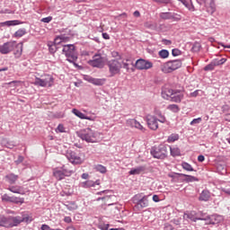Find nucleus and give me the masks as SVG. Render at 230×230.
<instances>
[{
  "label": "nucleus",
  "instance_id": "1a4fd4ad",
  "mask_svg": "<svg viewBox=\"0 0 230 230\" xmlns=\"http://www.w3.org/2000/svg\"><path fill=\"white\" fill-rule=\"evenodd\" d=\"M135 67L139 71H143L146 69H152V67H154V64L145 59H138L136 61Z\"/></svg>",
  "mask_w": 230,
  "mask_h": 230
},
{
  "label": "nucleus",
  "instance_id": "f8f14e48",
  "mask_svg": "<svg viewBox=\"0 0 230 230\" xmlns=\"http://www.w3.org/2000/svg\"><path fill=\"white\" fill-rule=\"evenodd\" d=\"M222 220H223L222 217L218 215L208 216L206 218L201 219L202 222H205L206 226H209L211 224L212 225L220 224Z\"/></svg>",
  "mask_w": 230,
  "mask_h": 230
},
{
  "label": "nucleus",
  "instance_id": "7ed1b4c3",
  "mask_svg": "<svg viewBox=\"0 0 230 230\" xmlns=\"http://www.w3.org/2000/svg\"><path fill=\"white\" fill-rule=\"evenodd\" d=\"M32 84L37 87H53L55 85V77L49 74H44L40 77H35Z\"/></svg>",
  "mask_w": 230,
  "mask_h": 230
},
{
  "label": "nucleus",
  "instance_id": "6e6552de",
  "mask_svg": "<svg viewBox=\"0 0 230 230\" xmlns=\"http://www.w3.org/2000/svg\"><path fill=\"white\" fill-rule=\"evenodd\" d=\"M89 66H92V67H99L102 68L103 66H105V58L102 57L100 54H96L93 57L92 60L88 61Z\"/></svg>",
  "mask_w": 230,
  "mask_h": 230
},
{
  "label": "nucleus",
  "instance_id": "423d86ee",
  "mask_svg": "<svg viewBox=\"0 0 230 230\" xmlns=\"http://www.w3.org/2000/svg\"><path fill=\"white\" fill-rule=\"evenodd\" d=\"M63 55L66 57V60L70 63L76 62L78 57L76 56V49L75 45H64L62 49Z\"/></svg>",
  "mask_w": 230,
  "mask_h": 230
},
{
  "label": "nucleus",
  "instance_id": "13d9d810",
  "mask_svg": "<svg viewBox=\"0 0 230 230\" xmlns=\"http://www.w3.org/2000/svg\"><path fill=\"white\" fill-rule=\"evenodd\" d=\"M100 227L102 230H111L109 229V224L100 225Z\"/></svg>",
  "mask_w": 230,
  "mask_h": 230
},
{
  "label": "nucleus",
  "instance_id": "bf43d9fd",
  "mask_svg": "<svg viewBox=\"0 0 230 230\" xmlns=\"http://www.w3.org/2000/svg\"><path fill=\"white\" fill-rule=\"evenodd\" d=\"M212 64L214 65V67H217V66H221L219 59H214V60L212 61Z\"/></svg>",
  "mask_w": 230,
  "mask_h": 230
},
{
  "label": "nucleus",
  "instance_id": "a18cd8bd",
  "mask_svg": "<svg viewBox=\"0 0 230 230\" xmlns=\"http://www.w3.org/2000/svg\"><path fill=\"white\" fill-rule=\"evenodd\" d=\"M61 170L63 171L65 177H70V175H73V173H75V171L67 170L64 166Z\"/></svg>",
  "mask_w": 230,
  "mask_h": 230
},
{
  "label": "nucleus",
  "instance_id": "5701e85b",
  "mask_svg": "<svg viewBox=\"0 0 230 230\" xmlns=\"http://www.w3.org/2000/svg\"><path fill=\"white\" fill-rule=\"evenodd\" d=\"M5 181L9 184H15V182H17V181H19V175H16L14 173H9L5 176Z\"/></svg>",
  "mask_w": 230,
  "mask_h": 230
},
{
  "label": "nucleus",
  "instance_id": "20e7f679",
  "mask_svg": "<svg viewBox=\"0 0 230 230\" xmlns=\"http://www.w3.org/2000/svg\"><path fill=\"white\" fill-rule=\"evenodd\" d=\"M180 67H182V61L181 59H175L162 64L160 69L162 73L168 74L177 71Z\"/></svg>",
  "mask_w": 230,
  "mask_h": 230
},
{
  "label": "nucleus",
  "instance_id": "6e6d98bb",
  "mask_svg": "<svg viewBox=\"0 0 230 230\" xmlns=\"http://www.w3.org/2000/svg\"><path fill=\"white\" fill-rule=\"evenodd\" d=\"M106 206H114V204H116V199H110L108 201H105L104 203Z\"/></svg>",
  "mask_w": 230,
  "mask_h": 230
},
{
  "label": "nucleus",
  "instance_id": "a878e982",
  "mask_svg": "<svg viewBox=\"0 0 230 230\" xmlns=\"http://www.w3.org/2000/svg\"><path fill=\"white\" fill-rule=\"evenodd\" d=\"M138 209H143V208H148V199L144 196L140 200H138L137 206Z\"/></svg>",
  "mask_w": 230,
  "mask_h": 230
},
{
  "label": "nucleus",
  "instance_id": "37998d69",
  "mask_svg": "<svg viewBox=\"0 0 230 230\" xmlns=\"http://www.w3.org/2000/svg\"><path fill=\"white\" fill-rule=\"evenodd\" d=\"M169 56H170V52H168V50L166 49H163L159 51V57H161V58H168Z\"/></svg>",
  "mask_w": 230,
  "mask_h": 230
},
{
  "label": "nucleus",
  "instance_id": "de8ad7c7",
  "mask_svg": "<svg viewBox=\"0 0 230 230\" xmlns=\"http://www.w3.org/2000/svg\"><path fill=\"white\" fill-rule=\"evenodd\" d=\"M49 51L52 54L57 53V44H55V41L54 44L49 45Z\"/></svg>",
  "mask_w": 230,
  "mask_h": 230
},
{
  "label": "nucleus",
  "instance_id": "c03bdc74",
  "mask_svg": "<svg viewBox=\"0 0 230 230\" xmlns=\"http://www.w3.org/2000/svg\"><path fill=\"white\" fill-rule=\"evenodd\" d=\"M22 84V82L21 81H12L9 83H4V85H13V87H17L19 85H21Z\"/></svg>",
  "mask_w": 230,
  "mask_h": 230
},
{
  "label": "nucleus",
  "instance_id": "393cba45",
  "mask_svg": "<svg viewBox=\"0 0 230 230\" xmlns=\"http://www.w3.org/2000/svg\"><path fill=\"white\" fill-rule=\"evenodd\" d=\"M0 227L10 228V217L0 215Z\"/></svg>",
  "mask_w": 230,
  "mask_h": 230
},
{
  "label": "nucleus",
  "instance_id": "680f3d73",
  "mask_svg": "<svg viewBox=\"0 0 230 230\" xmlns=\"http://www.w3.org/2000/svg\"><path fill=\"white\" fill-rule=\"evenodd\" d=\"M73 220L71 219V217H66L64 218V222H66V224H71Z\"/></svg>",
  "mask_w": 230,
  "mask_h": 230
},
{
  "label": "nucleus",
  "instance_id": "774afa93",
  "mask_svg": "<svg viewBox=\"0 0 230 230\" xmlns=\"http://www.w3.org/2000/svg\"><path fill=\"white\" fill-rule=\"evenodd\" d=\"M164 230H173V226H172V225H166Z\"/></svg>",
  "mask_w": 230,
  "mask_h": 230
},
{
  "label": "nucleus",
  "instance_id": "bb28decb",
  "mask_svg": "<svg viewBox=\"0 0 230 230\" xmlns=\"http://www.w3.org/2000/svg\"><path fill=\"white\" fill-rule=\"evenodd\" d=\"M19 24H21V22L19 20L6 21L0 22V28H3L4 26H17Z\"/></svg>",
  "mask_w": 230,
  "mask_h": 230
},
{
  "label": "nucleus",
  "instance_id": "72a5a7b5",
  "mask_svg": "<svg viewBox=\"0 0 230 230\" xmlns=\"http://www.w3.org/2000/svg\"><path fill=\"white\" fill-rule=\"evenodd\" d=\"M94 170L96 172H100V173H107V167H105L102 164L94 165Z\"/></svg>",
  "mask_w": 230,
  "mask_h": 230
},
{
  "label": "nucleus",
  "instance_id": "3c124183",
  "mask_svg": "<svg viewBox=\"0 0 230 230\" xmlns=\"http://www.w3.org/2000/svg\"><path fill=\"white\" fill-rule=\"evenodd\" d=\"M56 132L64 133L66 132V128H64V125L59 124L58 128H56Z\"/></svg>",
  "mask_w": 230,
  "mask_h": 230
},
{
  "label": "nucleus",
  "instance_id": "0eeeda50",
  "mask_svg": "<svg viewBox=\"0 0 230 230\" xmlns=\"http://www.w3.org/2000/svg\"><path fill=\"white\" fill-rule=\"evenodd\" d=\"M168 149L164 145H160L157 147H153L151 149V155H153L155 159H166Z\"/></svg>",
  "mask_w": 230,
  "mask_h": 230
},
{
  "label": "nucleus",
  "instance_id": "9d476101",
  "mask_svg": "<svg viewBox=\"0 0 230 230\" xmlns=\"http://www.w3.org/2000/svg\"><path fill=\"white\" fill-rule=\"evenodd\" d=\"M146 121L147 123V127L151 130H157L159 128V123L157 122V118L154 115H146Z\"/></svg>",
  "mask_w": 230,
  "mask_h": 230
},
{
  "label": "nucleus",
  "instance_id": "e2e57ef3",
  "mask_svg": "<svg viewBox=\"0 0 230 230\" xmlns=\"http://www.w3.org/2000/svg\"><path fill=\"white\" fill-rule=\"evenodd\" d=\"M102 38L105 39V40H109V39H111V36H109V33L103 32L102 33Z\"/></svg>",
  "mask_w": 230,
  "mask_h": 230
},
{
  "label": "nucleus",
  "instance_id": "2eb2a0df",
  "mask_svg": "<svg viewBox=\"0 0 230 230\" xmlns=\"http://www.w3.org/2000/svg\"><path fill=\"white\" fill-rule=\"evenodd\" d=\"M126 124L128 125V127H131V128H137V130L145 132V127H143V125H141V123L135 119H128L126 121Z\"/></svg>",
  "mask_w": 230,
  "mask_h": 230
},
{
  "label": "nucleus",
  "instance_id": "4c0bfd02",
  "mask_svg": "<svg viewBox=\"0 0 230 230\" xmlns=\"http://www.w3.org/2000/svg\"><path fill=\"white\" fill-rule=\"evenodd\" d=\"M66 207L69 211H75V210L78 209V205H76V203H75V202H70V203L66 204Z\"/></svg>",
  "mask_w": 230,
  "mask_h": 230
},
{
  "label": "nucleus",
  "instance_id": "603ef678",
  "mask_svg": "<svg viewBox=\"0 0 230 230\" xmlns=\"http://www.w3.org/2000/svg\"><path fill=\"white\" fill-rule=\"evenodd\" d=\"M202 122V118L193 119L192 121H190V125H199V123Z\"/></svg>",
  "mask_w": 230,
  "mask_h": 230
},
{
  "label": "nucleus",
  "instance_id": "2f4dec72",
  "mask_svg": "<svg viewBox=\"0 0 230 230\" xmlns=\"http://www.w3.org/2000/svg\"><path fill=\"white\" fill-rule=\"evenodd\" d=\"M11 202L13 204H24V198L12 196Z\"/></svg>",
  "mask_w": 230,
  "mask_h": 230
},
{
  "label": "nucleus",
  "instance_id": "39448f33",
  "mask_svg": "<svg viewBox=\"0 0 230 230\" xmlns=\"http://www.w3.org/2000/svg\"><path fill=\"white\" fill-rule=\"evenodd\" d=\"M22 216H11L9 217V228L10 227H17V226H21L22 222H31V218H30V216L22 212L21 214Z\"/></svg>",
  "mask_w": 230,
  "mask_h": 230
},
{
  "label": "nucleus",
  "instance_id": "0e129e2a",
  "mask_svg": "<svg viewBox=\"0 0 230 230\" xmlns=\"http://www.w3.org/2000/svg\"><path fill=\"white\" fill-rule=\"evenodd\" d=\"M205 157L204 155H200L198 156L199 163H204Z\"/></svg>",
  "mask_w": 230,
  "mask_h": 230
},
{
  "label": "nucleus",
  "instance_id": "c756f323",
  "mask_svg": "<svg viewBox=\"0 0 230 230\" xmlns=\"http://www.w3.org/2000/svg\"><path fill=\"white\" fill-rule=\"evenodd\" d=\"M100 186V180H97L96 181H86L85 182H84V188H93L94 186Z\"/></svg>",
  "mask_w": 230,
  "mask_h": 230
},
{
  "label": "nucleus",
  "instance_id": "864d4df0",
  "mask_svg": "<svg viewBox=\"0 0 230 230\" xmlns=\"http://www.w3.org/2000/svg\"><path fill=\"white\" fill-rule=\"evenodd\" d=\"M172 57H179V55H181V50H179V49H173L172 50Z\"/></svg>",
  "mask_w": 230,
  "mask_h": 230
},
{
  "label": "nucleus",
  "instance_id": "69168bd1",
  "mask_svg": "<svg viewBox=\"0 0 230 230\" xmlns=\"http://www.w3.org/2000/svg\"><path fill=\"white\" fill-rule=\"evenodd\" d=\"M190 96H192L193 98H197V96H199V90H196L195 92L191 93Z\"/></svg>",
  "mask_w": 230,
  "mask_h": 230
},
{
  "label": "nucleus",
  "instance_id": "dca6fc26",
  "mask_svg": "<svg viewBox=\"0 0 230 230\" xmlns=\"http://www.w3.org/2000/svg\"><path fill=\"white\" fill-rule=\"evenodd\" d=\"M200 4H204L208 8V12H215V2L213 0H198Z\"/></svg>",
  "mask_w": 230,
  "mask_h": 230
},
{
  "label": "nucleus",
  "instance_id": "6ab92c4d",
  "mask_svg": "<svg viewBox=\"0 0 230 230\" xmlns=\"http://www.w3.org/2000/svg\"><path fill=\"white\" fill-rule=\"evenodd\" d=\"M87 82H89L90 84H93V85H103L105 84V82H107V79L105 78H93V77H88Z\"/></svg>",
  "mask_w": 230,
  "mask_h": 230
},
{
  "label": "nucleus",
  "instance_id": "cd10ccee",
  "mask_svg": "<svg viewBox=\"0 0 230 230\" xmlns=\"http://www.w3.org/2000/svg\"><path fill=\"white\" fill-rule=\"evenodd\" d=\"M62 42H69V37L60 35L55 39V44H62Z\"/></svg>",
  "mask_w": 230,
  "mask_h": 230
},
{
  "label": "nucleus",
  "instance_id": "f3484780",
  "mask_svg": "<svg viewBox=\"0 0 230 230\" xmlns=\"http://www.w3.org/2000/svg\"><path fill=\"white\" fill-rule=\"evenodd\" d=\"M184 98V93L180 91H174L172 96L171 97V102H174V103H181L182 99Z\"/></svg>",
  "mask_w": 230,
  "mask_h": 230
},
{
  "label": "nucleus",
  "instance_id": "e433bc0d",
  "mask_svg": "<svg viewBox=\"0 0 230 230\" xmlns=\"http://www.w3.org/2000/svg\"><path fill=\"white\" fill-rule=\"evenodd\" d=\"M170 150H171V155H172V157H177L181 155V149H179L178 147H174V148L170 147Z\"/></svg>",
  "mask_w": 230,
  "mask_h": 230
},
{
  "label": "nucleus",
  "instance_id": "5fc2aeb1",
  "mask_svg": "<svg viewBox=\"0 0 230 230\" xmlns=\"http://www.w3.org/2000/svg\"><path fill=\"white\" fill-rule=\"evenodd\" d=\"M51 21H53V17L52 16H48V17H45V18H42L41 19V22H51Z\"/></svg>",
  "mask_w": 230,
  "mask_h": 230
},
{
  "label": "nucleus",
  "instance_id": "c85d7f7f",
  "mask_svg": "<svg viewBox=\"0 0 230 230\" xmlns=\"http://www.w3.org/2000/svg\"><path fill=\"white\" fill-rule=\"evenodd\" d=\"M180 177H185L186 182L199 181V179H197V177L191 176V175H188V174H184V173H180Z\"/></svg>",
  "mask_w": 230,
  "mask_h": 230
},
{
  "label": "nucleus",
  "instance_id": "4d7b16f0",
  "mask_svg": "<svg viewBox=\"0 0 230 230\" xmlns=\"http://www.w3.org/2000/svg\"><path fill=\"white\" fill-rule=\"evenodd\" d=\"M24 161V157L19 155L18 159L15 161V164H21Z\"/></svg>",
  "mask_w": 230,
  "mask_h": 230
},
{
  "label": "nucleus",
  "instance_id": "473e14b6",
  "mask_svg": "<svg viewBox=\"0 0 230 230\" xmlns=\"http://www.w3.org/2000/svg\"><path fill=\"white\" fill-rule=\"evenodd\" d=\"M160 18L164 21H168L170 19H173V15H172V13H161Z\"/></svg>",
  "mask_w": 230,
  "mask_h": 230
},
{
  "label": "nucleus",
  "instance_id": "338daca9",
  "mask_svg": "<svg viewBox=\"0 0 230 230\" xmlns=\"http://www.w3.org/2000/svg\"><path fill=\"white\" fill-rule=\"evenodd\" d=\"M225 121H229L230 122V113L225 114Z\"/></svg>",
  "mask_w": 230,
  "mask_h": 230
},
{
  "label": "nucleus",
  "instance_id": "a19ab883",
  "mask_svg": "<svg viewBox=\"0 0 230 230\" xmlns=\"http://www.w3.org/2000/svg\"><path fill=\"white\" fill-rule=\"evenodd\" d=\"M181 166H182L183 170H186L187 172H193V167L191 166V164H190L186 162H183L181 164Z\"/></svg>",
  "mask_w": 230,
  "mask_h": 230
},
{
  "label": "nucleus",
  "instance_id": "c9c22d12",
  "mask_svg": "<svg viewBox=\"0 0 230 230\" xmlns=\"http://www.w3.org/2000/svg\"><path fill=\"white\" fill-rule=\"evenodd\" d=\"M175 141H179V134H172L168 137V143H175Z\"/></svg>",
  "mask_w": 230,
  "mask_h": 230
},
{
  "label": "nucleus",
  "instance_id": "ea45409f",
  "mask_svg": "<svg viewBox=\"0 0 230 230\" xmlns=\"http://www.w3.org/2000/svg\"><path fill=\"white\" fill-rule=\"evenodd\" d=\"M202 48V45H200L199 42H195L191 48V50L194 52V53H198V51H200Z\"/></svg>",
  "mask_w": 230,
  "mask_h": 230
},
{
  "label": "nucleus",
  "instance_id": "79ce46f5",
  "mask_svg": "<svg viewBox=\"0 0 230 230\" xmlns=\"http://www.w3.org/2000/svg\"><path fill=\"white\" fill-rule=\"evenodd\" d=\"M26 35V30L24 29H20L14 33V37L21 38L24 37Z\"/></svg>",
  "mask_w": 230,
  "mask_h": 230
},
{
  "label": "nucleus",
  "instance_id": "ddd939ff",
  "mask_svg": "<svg viewBox=\"0 0 230 230\" xmlns=\"http://www.w3.org/2000/svg\"><path fill=\"white\" fill-rule=\"evenodd\" d=\"M66 157L70 163H72V164H82V163H84V159H82V157L78 156V155L73 151L67 153Z\"/></svg>",
  "mask_w": 230,
  "mask_h": 230
},
{
  "label": "nucleus",
  "instance_id": "f704fd0d",
  "mask_svg": "<svg viewBox=\"0 0 230 230\" xmlns=\"http://www.w3.org/2000/svg\"><path fill=\"white\" fill-rule=\"evenodd\" d=\"M183 219L184 220H191V222H196L197 218H195V216L191 213H184L183 214Z\"/></svg>",
  "mask_w": 230,
  "mask_h": 230
},
{
  "label": "nucleus",
  "instance_id": "aec40b11",
  "mask_svg": "<svg viewBox=\"0 0 230 230\" xmlns=\"http://www.w3.org/2000/svg\"><path fill=\"white\" fill-rule=\"evenodd\" d=\"M146 167L145 165L138 166L137 168H133L129 171V175H139L141 173H145Z\"/></svg>",
  "mask_w": 230,
  "mask_h": 230
},
{
  "label": "nucleus",
  "instance_id": "b1692460",
  "mask_svg": "<svg viewBox=\"0 0 230 230\" xmlns=\"http://www.w3.org/2000/svg\"><path fill=\"white\" fill-rule=\"evenodd\" d=\"M53 175L57 179V181H62L66 176L64 175V172L60 168L53 169Z\"/></svg>",
  "mask_w": 230,
  "mask_h": 230
},
{
  "label": "nucleus",
  "instance_id": "7c9ffc66",
  "mask_svg": "<svg viewBox=\"0 0 230 230\" xmlns=\"http://www.w3.org/2000/svg\"><path fill=\"white\" fill-rule=\"evenodd\" d=\"M211 195L208 190H203L199 196V200H203L204 202H208Z\"/></svg>",
  "mask_w": 230,
  "mask_h": 230
},
{
  "label": "nucleus",
  "instance_id": "412c9836",
  "mask_svg": "<svg viewBox=\"0 0 230 230\" xmlns=\"http://www.w3.org/2000/svg\"><path fill=\"white\" fill-rule=\"evenodd\" d=\"M175 90L171 89V88H165L163 92H162V97L164 98V100H171L172 96H173V93Z\"/></svg>",
  "mask_w": 230,
  "mask_h": 230
},
{
  "label": "nucleus",
  "instance_id": "052dcab7",
  "mask_svg": "<svg viewBox=\"0 0 230 230\" xmlns=\"http://www.w3.org/2000/svg\"><path fill=\"white\" fill-rule=\"evenodd\" d=\"M7 148H13L15 146V145L12 142H7L6 146H5Z\"/></svg>",
  "mask_w": 230,
  "mask_h": 230
},
{
  "label": "nucleus",
  "instance_id": "4be33fe9",
  "mask_svg": "<svg viewBox=\"0 0 230 230\" xmlns=\"http://www.w3.org/2000/svg\"><path fill=\"white\" fill-rule=\"evenodd\" d=\"M73 114L76 116L77 118H80V119H88V121H93V118L87 117L85 114H84L82 111H78L77 109L72 110Z\"/></svg>",
  "mask_w": 230,
  "mask_h": 230
},
{
  "label": "nucleus",
  "instance_id": "9b49d317",
  "mask_svg": "<svg viewBox=\"0 0 230 230\" xmlns=\"http://www.w3.org/2000/svg\"><path fill=\"white\" fill-rule=\"evenodd\" d=\"M15 48V42L7 41L3 45H0V53L2 55H8V53H12V50Z\"/></svg>",
  "mask_w": 230,
  "mask_h": 230
},
{
  "label": "nucleus",
  "instance_id": "8fccbe9b",
  "mask_svg": "<svg viewBox=\"0 0 230 230\" xmlns=\"http://www.w3.org/2000/svg\"><path fill=\"white\" fill-rule=\"evenodd\" d=\"M158 121L160 122V123H168V120H166V117H164V115H163V114H158Z\"/></svg>",
  "mask_w": 230,
  "mask_h": 230
},
{
  "label": "nucleus",
  "instance_id": "49530a36",
  "mask_svg": "<svg viewBox=\"0 0 230 230\" xmlns=\"http://www.w3.org/2000/svg\"><path fill=\"white\" fill-rule=\"evenodd\" d=\"M215 69V65L213 64V62H210L208 65H207L204 67V71H213Z\"/></svg>",
  "mask_w": 230,
  "mask_h": 230
},
{
  "label": "nucleus",
  "instance_id": "f257e3e1",
  "mask_svg": "<svg viewBox=\"0 0 230 230\" xmlns=\"http://www.w3.org/2000/svg\"><path fill=\"white\" fill-rule=\"evenodd\" d=\"M111 57L112 58L108 60L106 63L110 76L111 78L118 75H121V69H126L127 72H129L130 66H134V61L132 59H123L118 51H112Z\"/></svg>",
  "mask_w": 230,
  "mask_h": 230
},
{
  "label": "nucleus",
  "instance_id": "f03ea898",
  "mask_svg": "<svg viewBox=\"0 0 230 230\" xmlns=\"http://www.w3.org/2000/svg\"><path fill=\"white\" fill-rule=\"evenodd\" d=\"M77 134L78 137L83 139V141H86V143H98L100 139V133L93 130L91 128L82 129Z\"/></svg>",
  "mask_w": 230,
  "mask_h": 230
},
{
  "label": "nucleus",
  "instance_id": "58836bf2",
  "mask_svg": "<svg viewBox=\"0 0 230 230\" xmlns=\"http://www.w3.org/2000/svg\"><path fill=\"white\" fill-rule=\"evenodd\" d=\"M168 111H171V112H179L181 111V108H179V105L177 104H171L167 106Z\"/></svg>",
  "mask_w": 230,
  "mask_h": 230
},
{
  "label": "nucleus",
  "instance_id": "4468645a",
  "mask_svg": "<svg viewBox=\"0 0 230 230\" xmlns=\"http://www.w3.org/2000/svg\"><path fill=\"white\" fill-rule=\"evenodd\" d=\"M109 193H111V190H102L97 192V195H104L102 198H98L97 201L102 200L103 204H105V202H109L110 200L116 199V196L111 195Z\"/></svg>",
  "mask_w": 230,
  "mask_h": 230
},
{
  "label": "nucleus",
  "instance_id": "a211bd4d",
  "mask_svg": "<svg viewBox=\"0 0 230 230\" xmlns=\"http://www.w3.org/2000/svg\"><path fill=\"white\" fill-rule=\"evenodd\" d=\"M9 191L12 193H17L18 195H26V191H24V188L19 185H13L8 188Z\"/></svg>",
  "mask_w": 230,
  "mask_h": 230
},
{
  "label": "nucleus",
  "instance_id": "09e8293b",
  "mask_svg": "<svg viewBox=\"0 0 230 230\" xmlns=\"http://www.w3.org/2000/svg\"><path fill=\"white\" fill-rule=\"evenodd\" d=\"M2 200L4 202H12V196H9L8 194H4L2 196Z\"/></svg>",
  "mask_w": 230,
  "mask_h": 230
}]
</instances>
